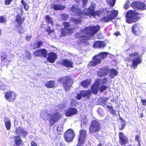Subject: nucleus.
<instances>
[{
  "mask_svg": "<svg viewBox=\"0 0 146 146\" xmlns=\"http://www.w3.org/2000/svg\"><path fill=\"white\" fill-rule=\"evenodd\" d=\"M107 82L108 79L106 78H104L102 79H96L91 87L92 92L94 94H96L99 90L101 92L106 90L108 88V86L104 85L107 84Z\"/></svg>",
  "mask_w": 146,
  "mask_h": 146,
  "instance_id": "obj_1",
  "label": "nucleus"
},
{
  "mask_svg": "<svg viewBox=\"0 0 146 146\" xmlns=\"http://www.w3.org/2000/svg\"><path fill=\"white\" fill-rule=\"evenodd\" d=\"M58 82L61 84L66 92L68 91L72 87L74 81L72 78L69 76H65L60 77Z\"/></svg>",
  "mask_w": 146,
  "mask_h": 146,
  "instance_id": "obj_2",
  "label": "nucleus"
},
{
  "mask_svg": "<svg viewBox=\"0 0 146 146\" xmlns=\"http://www.w3.org/2000/svg\"><path fill=\"white\" fill-rule=\"evenodd\" d=\"M108 55V52H103L94 56L92 60L89 62L88 66L94 67L100 64L101 63L102 60L106 58Z\"/></svg>",
  "mask_w": 146,
  "mask_h": 146,
  "instance_id": "obj_3",
  "label": "nucleus"
},
{
  "mask_svg": "<svg viewBox=\"0 0 146 146\" xmlns=\"http://www.w3.org/2000/svg\"><path fill=\"white\" fill-rule=\"evenodd\" d=\"M139 14L136 11H129L126 15V22L128 24H131L137 22L140 18L138 16Z\"/></svg>",
  "mask_w": 146,
  "mask_h": 146,
  "instance_id": "obj_4",
  "label": "nucleus"
},
{
  "mask_svg": "<svg viewBox=\"0 0 146 146\" xmlns=\"http://www.w3.org/2000/svg\"><path fill=\"white\" fill-rule=\"evenodd\" d=\"M100 29V27L99 25L92 27H87L84 29H81L79 34L92 36L98 31Z\"/></svg>",
  "mask_w": 146,
  "mask_h": 146,
  "instance_id": "obj_5",
  "label": "nucleus"
},
{
  "mask_svg": "<svg viewBox=\"0 0 146 146\" xmlns=\"http://www.w3.org/2000/svg\"><path fill=\"white\" fill-rule=\"evenodd\" d=\"M101 12L100 10L96 11L95 6L94 5H91L88 8H85L83 10V16L95 17L96 16H99Z\"/></svg>",
  "mask_w": 146,
  "mask_h": 146,
  "instance_id": "obj_6",
  "label": "nucleus"
},
{
  "mask_svg": "<svg viewBox=\"0 0 146 146\" xmlns=\"http://www.w3.org/2000/svg\"><path fill=\"white\" fill-rule=\"evenodd\" d=\"M107 13H110L107 16L102 17L100 19L101 22L107 23L112 21L117 17L118 11L113 9L111 11H107Z\"/></svg>",
  "mask_w": 146,
  "mask_h": 146,
  "instance_id": "obj_7",
  "label": "nucleus"
},
{
  "mask_svg": "<svg viewBox=\"0 0 146 146\" xmlns=\"http://www.w3.org/2000/svg\"><path fill=\"white\" fill-rule=\"evenodd\" d=\"M101 125L98 121L92 120L91 122L89 128V133H96L100 130Z\"/></svg>",
  "mask_w": 146,
  "mask_h": 146,
  "instance_id": "obj_8",
  "label": "nucleus"
},
{
  "mask_svg": "<svg viewBox=\"0 0 146 146\" xmlns=\"http://www.w3.org/2000/svg\"><path fill=\"white\" fill-rule=\"evenodd\" d=\"M129 56L130 58L137 57L132 60V63L131 65L134 69L136 68L138 65L141 63L142 61L141 58L139 56L138 52H135L134 53L129 54Z\"/></svg>",
  "mask_w": 146,
  "mask_h": 146,
  "instance_id": "obj_9",
  "label": "nucleus"
},
{
  "mask_svg": "<svg viewBox=\"0 0 146 146\" xmlns=\"http://www.w3.org/2000/svg\"><path fill=\"white\" fill-rule=\"evenodd\" d=\"M133 8L137 10H146V4L145 3L140 1H134L131 4Z\"/></svg>",
  "mask_w": 146,
  "mask_h": 146,
  "instance_id": "obj_10",
  "label": "nucleus"
},
{
  "mask_svg": "<svg viewBox=\"0 0 146 146\" xmlns=\"http://www.w3.org/2000/svg\"><path fill=\"white\" fill-rule=\"evenodd\" d=\"M142 28L141 25L138 23L133 24L131 27V31L133 34L135 36H139L141 33Z\"/></svg>",
  "mask_w": 146,
  "mask_h": 146,
  "instance_id": "obj_11",
  "label": "nucleus"
},
{
  "mask_svg": "<svg viewBox=\"0 0 146 146\" xmlns=\"http://www.w3.org/2000/svg\"><path fill=\"white\" fill-rule=\"evenodd\" d=\"M61 117V115L59 112L54 113L50 115L49 119L50 126H52L59 121Z\"/></svg>",
  "mask_w": 146,
  "mask_h": 146,
  "instance_id": "obj_12",
  "label": "nucleus"
},
{
  "mask_svg": "<svg viewBox=\"0 0 146 146\" xmlns=\"http://www.w3.org/2000/svg\"><path fill=\"white\" fill-rule=\"evenodd\" d=\"M75 136V134L73 130L69 129L65 132L64 138L66 141L70 142L73 140Z\"/></svg>",
  "mask_w": 146,
  "mask_h": 146,
  "instance_id": "obj_13",
  "label": "nucleus"
},
{
  "mask_svg": "<svg viewBox=\"0 0 146 146\" xmlns=\"http://www.w3.org/2000/svg\"><path fill=\"white\" fill-rule=\"evenodd\" d=\"M87 132L84 129H81L79 131V135L78 139V143L82 144L84 143L86 139Z\"/></svg>",
  "mask_w": 146,
  "mask_h": 146,
  "instance_id": "obj_14",
  "label": "nucleus"
},
{
  "mask_svg": "<svg viewBox=\"0 0 146 146\" xmlns=\"http://www.w3.org/2000/svg\"><path fill=\"white\" fill-rule=\"evenodd\" d=\"M17 96L13 91H7L5 94L4 97L7 101L11 102L16 99Z\"/></svg>",
  "mask_w": 146,
  "mask_h": 146,
  "instance_id": "obj_15",
  "label": "nucleus"
},
{
  "mask_svg": "<svg viewBox=\"0 0 146 146\" xmlns=\"http://www.w3.org/2000/svg\"><path fill=\"white\" fill-rule=\"evenodd\" d=\"M48 51L44 48H41L36 50L33 52V55L36 57L42 56L46 57Z\"/></svg>",
  "mask_w": 146,
  "mask_h": 146,
  "instance_id": "obj_16",
  "label": "nucleus"
},
{
  "mask_svg": "<svg viewBox=\"0 0 146 146\" xmlns=\"http://www.w3.org/2000/svg\"><path fill=\"white\" fill-rule=\"evenodd\" d=\"M59 64L66 68H73L74 67L73 62L68 59H62Z\"/></svg>",
  "mask_w": 146,
  "mask_h": 146,
  "instance_id": "obj_17",
  "label": "nucleus"
},
{
  "mask_svg": "<svg viewBox=\"0 0 146 146\" xmlns=\"http://www.w3.org/2000/svg\"><path fill=\"white\" fill-rule=\"evenodd\" d=\"M25 18H22L21 16L19 14H18L16 16V21L18 24V25L17 27H20V29H19L18 32L19 33H21L22 31L23 30V27L21 25L24 21Z\"/></svg>",
  "mask_w": 146,
  "mask_h": 146,
  "instance_id": "obj_18",
  "label": "nucleus"
},
{
  "mask_svg": "<svg viewBox=\"0 0 146 146\" xmlns=\"http://www.w3.org/2000/svg\"><path fill=\"white\" fill-rule=\"evenodd\" d=\"M78 112V111L76 108L70 107L66 111L65 115L66 117H71L76 114Z\"/></svg>",
  "mask_w": 146,
  "mask_h": 146,
  "instance_id": "obj_19",
  "label": "nucleus"
},
{
  "mask_svg": "<svg viewBox=\"0 0 146 146\" xmlns=\"http://www.w3.org/2000/svg\"><path fill=\"white\" fill-rule=\"evenodd\" d=\"M119 142L121 145H125L127 143L128 139L123 133L120 132L119 133Z\"/></svg>",
  "mask_w": 146,
  "mask_h": 146,
  "instance_id": "obj_20",
  "label": "nucleus"
},
{
  "mask_svg": "<svg viewBox=\"0 0 146 146\" xmlns=\"http://www.w3.org/2000/svg\"><path fill=\"white\" fill-rule=\"evenodd\" d=\"M57 58V55L56 53L52 52L48 54L47 60L50 63H53Z\"/></svg>",
  "mask_w": 146,
  "mask_h": 146,
  "instance_id": "obj_21",
  "label": "nucleus"
},
{
  "mask_svg": "<svg viewBox=\"0 0 146 146\" xmlns=\"http://www.w3.org/2000/svg\"><path fill=\"white\" fill-rule=\"evenodd\" d=\"M70 11L73 13L75 15L79 16L81 18H83V11H81L79 9L77 8L74 6L72 5Z\"/></svg>",
  "mask_w": 146,
  "mask_h": 146,
  "instance_id": "obj_22",
  "label": "nucleus"
},
{
  "mask_svg": "<svg viewBox=\"0 0 146 146\" xmlns=\"http://www.w3.org/2000/svg\"><path fill=\"white\" fill-rule=\"evenodd\" d=\"M106 46V43L104 41H95L93 45V47L95 48H100Z\"/></svg>",
  "mask_w": 146,
  "mask_h": 146,
  "instance_id": "obj_23",
  "label": "nucleus"
},
{
  "mask_svg": "<svg viewBox=\"0 0 146 146\" xmlns=\"http://www.w3.org/2000/svg\"><path fill=\"white\" fill-rule=\"evenodd\" d=\"M14 138L15 144L13 146H21L23 145V142L19 136H15Z\"/></svg>",
  "mask_w": 146,
  "mask_h": 146,
  "instance_id": "obj_24",
  "label": "nucleus"
},
{
  "mask_svg": "<svg viewBox=\"0 0 146 146\" xmlns=\"http://www.w3.org/2000/svg\"><path fill=\"white\" fill-rule=\"evenodd\" d=\"M7 54L6 52L4 51L2 52L1 53L0 58L2 62H5L9 64L11 60L7 59Z\"/></svg>",
  "mask_w": 146,
  "mask_h": 146,
  "instance_id": "obj_25",
  "label": "nucleus"
},
{
  "mask_svg": "<svg viewBox=\"0 0 146 146\" xmlns=\"http://www.w3.org/2000/svg\"><path fill=\"white\" fill-rule=\"evenodd\" d=\"M51 7L55 11H62L65 8V5L60 4H54L51 5Z\"/></svg>",
  "mask_w": 146,
  "mask_h": 146,
  "instance_id": "obj_26",
  "label": "nucleus"
},
{
  "mask_svg": "<svg viewBox=\"0 0 146 146\" xmlns=\"http://www.w3.org/2000/svg\"><path fill=\"white\" fill-rule=\"evenodd\" d=\"M15 133L17 134H21L25 136L28 133V132L24 129L21 127H18L16 128Z\"/></svg>",
  "mask_w": 146,
  "mask_h": 146,
  "instance_id": "obj_27",
  "label": "nucleus"
},
{
  "mask_svg": "<svg viewBox=\"0 0 146 146\" xmlns=\"http://www.w3.org/2000/svg\"><path fill=\"white\" fill-rule=\"evenodd\" d=\"M91 83L90 80L87 79L82 81L80 82L81 86L85 88H88Z\"/></svg>",
  "mask_w": 146,
  "mask_h": 146,
  "instance_id": "obj_28",
  "label": "nucleus"
},
{
  "mask_svg": "<svg viewBox=\"0 0 146 146\" xmlns=\"http://www.w3.org/2000/svg\"><path fill=\"white\" fill-rule=\"evenodd\" d=\"M101 71L99 72L98 74L99 76L100 77H102L107 75L109 71V69L108 68L104 67L102 68Z\"/></svg>",
  "mask_w": 146,
  "mask_h": 146,
  "instance_id": "obj_29",
  "label": "nucleus"
},
{
  "mask_svg": "<svg viewBox=\"0 0 146 146\" xmlns=\"http://www.w3.org/2000/svg\"><path fill=\"white\" fill-rule=\"evenodd\" d=\"M81 94L83 97H86L87 98H89L92 95L91 91L90 90H83L80 92Z\"/></svg>",
  "mask_w": 146,
  "mask_h": 146,
  "instance_id": "obj_30",
  "label": "nucleus"
},
{
  "mask_svg": "<svg viewBox=\"0 0 146 146\" xmlns=\"http://www.w3.org/2000/svg\"><path fill=\"white\" fill-rule=\"evenodd\" d=\"M55 85V82L54 81L50 80L46 83L45 86L47 88H51L54 87Z\"/></svg>",
  "mask_w": 146,
  "mask_h": 146,
  "instance_id": "obj_31",
  "label": "nucleus"
},
{
  "mask_svg": "<svg viewBox=\"0 0 146 146\" xmlns=\"http://www.w3.org/2000/svg\"><path fill=\"white\" fill-rule=\"evenodd\" d=\"M78 37L79 38H82L81 40V42L85 44L86 45L89 44V43L88 42V40L90 38L89 37L84 36H80Z\"/></svg>",
  "mask_w": 146,
  "mask_h": 146,
  "instance_id": "obj_32",
  "label": "nucleus"
},
{
  "mask_svg": "<svg viewBox=\"0 0 146 146\" xmlns=\"http://www.w3.org/2000/svg\"><path fill=\"white\" fill-rule=\"evenodd\" d=\"M45 19L46 22L48 24L50 23L52 25H53V21L52 18L49 15H46L45 16Z\"/></svg>",
  "mask_w": 146,
  "mask_h": 146,
  "instance_id": "obj_33",
  "label": "nucleus"
},
{
  "mask_svg": "<svg viewBox=\"0 0 146 146\" xmlns=\"http://www.w3.org/2000/svg\"><path fill=\"white\" fill-rule=\"evenodd\" d=\"M43 42L41 41H39L34 43V46L33 48V49H35L40 47L43 44Z\"/></svg>",
  "mask_w": 146,
  "mask_h": 146,
  "instance_id": "obj_34",
  "label": "nucleus"
},
{
  "mask_svg": "<svg viewBox=\"0 0 146 146\" xmlns=\"http://www.w3.org/2000/svg\"><path fill=\"white\" fill-rule=\"evenodd\" d=\"M25 56L29 60H31L32 58V54L30 51L27 50H25Z\"/></svg>",
  "mask_w": 146,
  "mask_h": 146,
  "instance_id": "obj_35",
  "label": "nucleus"
},
{
  "mask_svg": "<svg viewBox=\"0 0 146 146\" xmlns=\"http://www.w3.org/2000/svg\"><path fill=\"white\" fill-rule=\"evenodd\" d=\"M71 20L75 24H77L81 23L82 22V20L81 19H74L73 17L71 18Z\"/></svg>",
  "mask_w": 146,
  "mask_h": 146,
  "instance_id": "obj_36",
  "label": "nucleus"
},
{
  "mask_svg": "<svg viewBox=\"0 0 146 146\" xmlns=\"http://www.w3.org/2000/svg\"><path fill=\"white\" fill-rule=\"evenodd\" d=\"M5 125L7 130H9L11 127V123L9 120L5 122Z\"/></svg>",
  "mask_w": 146,
  "mask_h": 146,
  "instance_id": "obj_37",
  "label": "nucleus"
},
{
  "mask_svg": "<svg viewBox=\"0 0 146 146\" xmlns=\"http://www.w3.org/2000/svg\"><path fill=\"white\" fill-rule=\"evenodd\" d=\"M21 3L25 9L26 10H28L29 8V6L27 3L25 2L24 0H22Z\"/></svg>",
  "mask_w": 146,
  "mask_h": 146,
  "instance_id": "obj_38",
  "label": "nucleus"
},
{
  "mask_svg": "<svg viewBox=\"0 0 146 146\" xmlns=\"http://www.w3.org/2000/svg\"><path fill=\"white\" fill-rule=\"evenodd\" d=\"M107 3L109 4L110 7H112L114 6L115 4V0H106Z\"/></svg>",
  "mask_w": 146,
  "mask_h": 146,
  "instance_id": "obj_39",
  "label": "nucleus"
},
{
  "mask_svg": "<svg viewBox=\"0 0 146 146\" xmlns=\"http://www.w3.org/2000/svg\"><path fill=\"white\" fill-rule=\"evenodd\" d=\"M60 17L62 20L66 21L68 18V15L66 14H62L60 15Z\"/></svg>",
  "mask_w": 146,
  "mask_h": 146,
  "instance_id": "obj_40",
  "label": "nucleus"
},
{
  "mask_svg": "<svg viewBox=\"0 0 146 146\" xmlns=\"http://www.w3.org/2000/svg\"><path fill=\"white\" fill-rule=\"evenodd\" d=\"M61 36H65L67 33V29L64 28H62L61 29Z\"/></svg>",
  "mask_w": 146,
  "mask_h": 146,
  "instance_id": "obj_41",
  "label": "nucleus"
},
{
  "mask_svg": "<svg viewBox=\"0 0 146 146\" xmlns=\"http://www.w3.org/2000/svg\"><path fill=\"white\" fill-rule=\"evenodd\" d=\"M110 75H113L114 76H116L118 72L117 70L114 69H111L110 70Z\"/></svg>",
  "mask_w": 146,
  "mask_h": 146,
  "instance_id": "obj_42",
  "label": "nucleus"
},
{
  "mask_svg": "<svg viewBox=\"0 0 146 146\" xmlns=\"http://www.w3.org/2000/svg\"><path fill=\"white\" fill-rule=\"evenodd\" d=\"M63 129V127H62L61 126H58L56 129L57 133L59 134H62L61 132Z\"/></svg>",
  "mask_w": 146,
  "mask_h": 146,
  "instance_id": "obj_43",
  "label": "nucleus"
},
{
  "mask_svg": "<svg viewBox=\"0 0 146 146\" xmlns=\"http://www.w3.org/2000/svg\"><path fill=\"white\" fill-rule=\"evenodd\" d=\"M46 31L47 32L48 34L49 35H50L51 33L54 32V30L50 29V27L48 26L47 27V28L46 30Z\"/></svg>",
  "mask_w": 146,
  "mask_h": 146,
  "instance_id": "obj_44",
  "label": "nucleus"
},
{
  "mask_svg": "<svg viewBox=\"0 0 146 146\" xmlns=\"http://www.w3.org/2000/svg\"><path fill=\"white\" fill-rule=\"evenodd\" d=\"M6 21V19L3 16H0V23H5Z\"/></svg>",
  "mask_w": 146,
  "mask_h": 146,
  "instance_id": "obj_45",
  "label": "nucleus"
},
{
  "mask_svg": "<svg viewBox=\"0 0 146 146\" xmlns=\"http://www.w3.org/2000/svg\"><path fill=\"white\" fill-rule=\"evenodd\" d=\"M63 25L64 26V28L67 29V28L70 27V24L68 22H64L63 23Z\"/></svg>",
  "mask_w": 146,
  "mask_h": 146,
  "instance_id": "obj_46",
  "label": "nucleus"
},
{
  "mask_svg": "<svg viewBox=\"0 0 146 146\" xmlns=\"http://www.w3.org/2000/svg\"><path fill=\"white\" fill-rule=\"evenodd\" d=\"M74 29V28L67 29V33L68 34L72 33Z\"/></svg>",
  "mask_w": 146,
  "mask_h": 146,
  "instance_id": "obj_47",
  "label": "nucleus"
},
{
  "mask_svg": "<svg viewBox=\"0 0 146 146\" xmlns=\"http://www.w3.org/2000/svg\"><path fill=\"white\" fill-rule=\"evenodd\" d=\"M82 96L80 94L78 93L76 96V98L78 100H80L81 99Z\"/></svg>",
  "mask_w": 146,
  "mask_h": 146,
  "instance_id": "obj_48",
  "label": "nucleus"
},
{
  "mask_svg": "<svg viewBox=\"0 0 146 146\" xmlns=\"http://www.w3.org/2000/svg\"><path fill=\"white\" fill-rule=\"evenodd\" d=\"M13 0H5L4 1V3L5 5H10Z\"/></svg>",
  "mask_w": 146,
  "mask_h": 146,
  "instance_id": "obj_49",
  "label": "nucleus"
},
{
  "mask_svg": "<svg viewBox=\"0 0 146 146\" xmlns=\"http://www.w3.org/2000/svg\"><path fill=\"white\" fill-rule=\"evenodd\" d=\"M140 137V135H137L135 136V140L137 141L139 143V145L140 144V142L139 141V138Z\"/></svg>",
  "mask_w": 146,
  "mask_h": 146,
  "instance_id": "obj_50",
  "label": "nucleus"
},
{
  "mask_svg": "<svg viewBox=\"0 0 146 146\" xmlns=\"http://www.w3.org/2000/svg\"><path fill=\"white\" fill-rule=\"evenodd\" d=\"M129 2H127L124 4L123 7L125 9H127L129 7Z\"/></svg>",
  "mask_w": 146,
  "mask_h": 146,
  "instance_id": "obj_51",
  "label": "nucleus"
},
{
  "mask_svg": "<svg viewBox=\"0 0 146 146\" xmlns=\"http://www.w3.org/2000/svg\"><path fill=\"white\" fill-rule=\"evenodd\" d=\"M32 38L31 35H27L25 36V40L27 41H29Z\"/></svg>",
  "mask_w": 146,
  "mask_h": 146,
  "instance_id": "obj_52",
  "label": "nucleus"
},
{
  "mask_svg": "<svg viewBox=\"0 0 146 146\" xmlns=\"http://www.w3.org/2000/svg\"><path fill=\"white\" fill-rule=\"evenodd\" d=\"M56 146H65V144L63 142H58L56 143Z\"/></svg>",
  "mask_w": 146,
  "mask_h": 146,
  "instance_id": "obj_53",
  "label": "nucleus"
},
{
  "mask_svg": "<svg viewBox=\"0 0 146 146\" xmlns=\"http://www.w3.org/2000/svg\"><path fill=\"white\" fill-rule=\"evenodd\" d=\"M31 146H38L36 143L34 141H32L30 143Z\"/></svg>",
  "mask_w": 146,
  "mask_h": 146,
  "instance_id": "obj_54",
  "label": "nucleus"
},
{
  "mask_svg": "<svg viewBox=\"0 0 146 146\" xmlns=\"http://www.w3.org/2000/svg\"><path fill=\"white\" fill-rule=\"evenodd\" d=\"M142 105L146 106V100L145 99L141 100Z\"/></svg>",
  "mask_w": 146,
  "mask_h": 146,
  "instance_id": "obj_55",
  "label": "nucleus"
},
{
  "mask_svg": "<svg viewBox=\"0 0 146 146\" xmlns=\"http://www.w3.org/2000/svg\"><path fill=\"white\" fill-rule=\"evenodd\" d=\"M113 35L116 36H118L119 35H120L121 34L119 31H117L114 33Z\"/></svg>",
  "mask_w": 146,
  "mask_h": 146,
  "instance_id": "obj_56",
  "label": "nucleus"
},
{
  "mask_svg": "<svg viewBox=\"0 0 146 146\" xmlns=\"http://www.w3.org/2000/svg\"><path fill=\"white\" fill-rule=\"evenodd\" d=\"M110 113L114 115H115V110H114L113 108L110 111Z\"/></svg>",
  "mask_w": 146,
  "mask_h": 146,
  "instance_id": "obj_57",
  "label": "nucleus"
},
{
  "mask_svg": "<svg viewBox=\"0 0 146 146\" xmlns=\"http://www.w3.org/2000/svg\"><path fill=\"white\" fill-rule=\"evenodd\" d=\"M125 123L122 124L121 125V127L120 128V130H122L124 128V126H125Z\"/></svg>",
  "mask_w": 146,
  "mask_h": 146,
  "instance_id": "obj_58",
  "label": "nucleus"
},
{
  "mask_svg": "<svg viewBox=\"0 0 146 146\" xmlns=\"http://www.w3.org/2000/svg\"><path fill=\"white\" fill-rule=\"evenodd\" d=\"M107 108L109 110H111L113 109L112 106H108Z\"/></svg>",
  "mask_w": 146,
  "mask_h": 146,
  "instance_id": "obj_59",
  "label": "nucleus"
},
{
  "mask_svg": "<svg viewBox=\"0 0 146 146\" xmlns=\"http://www.w3.org/2000/svg\"><path fill=\"white\" fill-rule=\"evenodd\" d=\"M119 119L121 121L122 123H124L125 122V121H124V120L121 117H119Z\"/></svg>",
  "mask_w": 146,
  "mask_h": 146,
  "instance_id": "obj_60",
  "label": "nucleus"
},
{
  "mask_svg": "<svg viewBox=\"0 0 146 146\" xmlns=\"http://www.w3.org/2000/svg\"><path fill=\"white\" fill-rule=\"evenodd\" d=\"M87 0H83V2L84 4H86L87 2Z\"/></svg>",
  "mask_w": 146,
  "mask_h": 146,
  "instance_id": "obj_61",
  "label": "nucleus"
},
{
  "mask_svg": "<svg viewBox=\"0 0 146 146\" xmlns=\"http://www.w3.org/2000/svg\"><path fill=\"white\" fill-rule=\"evenodd\" d=\"M140 117L141 118H142L143 117V113H141L140 114Z\"/></svg>",
  "mask_w": 146,
  "mask_h": 146,
  "instance_id": "obj_62",
  "label": "nucleus"
},
{
  "mask_svg": "<svg viewBox=\"0 0 146 146\" xmlns=\"http://www.w3.org/2000/svg\"><path fill=\"white\" fill-rule=\"evenodd\" d=\"M1 32H2L1 30L0 29V36L1 35Z\"/></svg>",
  "mask_w": 146,
  "mask_h": 146,
  "instance_id": "obj_63",
  "label": "nucleus"
},
{
  "mask_svg": "<svg viewBox=\"0 0 146 146\" xmlns=\"http://www.w3.org/2000/svg\"><path fill=\"white\" fill-rule=\"evenodd\" d=\"M102 144L101 143L100 144L98 145V146H102Z\"/></svg>",
  "mask_w": 146,
  "mask_h": 146,
  "instance_id": "obj_64",
  "label": "nucleus"
}]
</instances>
